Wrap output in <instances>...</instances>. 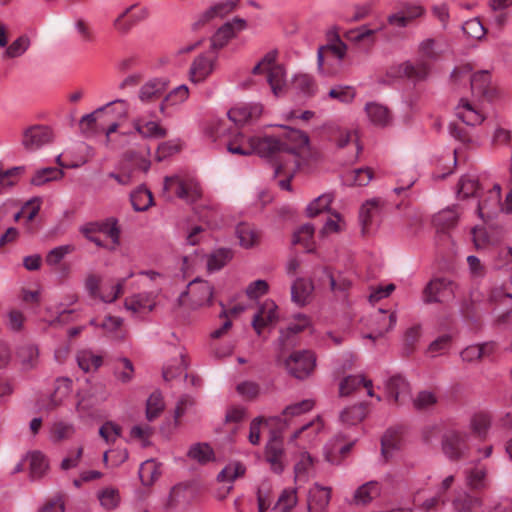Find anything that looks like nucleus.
<instances>
[{
    "instance_id": "obj_12",
    "label": "nucleus",
    "mask_w": 512,
    "mask_h": 512,
    "mask_svg": "<svg viewBox=\"0 0 512 512\" xmlns=\"http://www.w3.org/2000/svg\"><path fill=\"white\" fill-rule=\"evenodd\" d=\"M241 0H222L201 13L198 19L193 23V29L198 30L214 18H226L237 10L240 6Z\"/></svg>"
},
{
    "instance_id": "obj_55",
    "label": "nucleus",
    "mask_w": 512,
    "mask_h": 512,
    "mask_svg": "<svg viewBox=\"0 0 512 512\" xmlns=\"http://www.w3.org/2000/svg\"><path fill=\"white\" fill-rule=\"evenodd\" d=\"M64 176L61 169L56 167H47L36 171L31 179V184L35 186H42L50 181L59 180Z\"/></svg>"
},
{
    "instance_id": "obj_57",
    "label": "nucleus",
    "mask_w": 512,
    "mask_h": 512,
    "mask_svg": "<svg viewBox=\"0 0 512 512\" xmlns=\"http://www.w3.org/2000/svg\"><path fill=\"white\" fill-rule=\"evenodd\" d=\"M323 429V422L320 417L315 420L301 426L291 436V440L294 441L301 436H304L307 441H311L315 435H317Z\"/></svg>"
},
{
    "instance_id": "obj_24",
    "label": "nucleus",
    "mask_w": 512,
    "mask_h": 512,
    "mask_svg": "<svg viewBox=\"0 0 512 512\" xmlns=\"http://www.w3.org/2000/svg\"><path fill=\"white\" fill-rule=\"evenodd\" d=\"M386 391L389 399L396 405H402L410 399L409 383L401 375L389 378L386 383Z\"/></svg>"
},
{
    "instance_id": "obj_45",
    "label": "nucleus",
    "mask_w": 512,
    "mask_h": 512,
    "mask_svg": "<svg viewBox=\"0 0 512 512\" xmlns=\"http://www.w3.org/2000/svg\"><path fill=\"white\" fill-rule=\"evenodd\" d=\"M365 111L369 120L377 126H386L390 123L391 117L388 109L378 103H368Z\"/></svg>"
},
{
    "instance_id": "obj_32",
    "label": "nucleus",
    "mask_w": 512,
    "mask_h": 512,
    "mask_svg": "<svg viewBox=\"0 0 512 512\" xmlns=\"http://www.w3.org/2000/svg\"><path fill=\"white\" fill-rule=\"evenodd\" d=\"M93 390H95V391L89 392V393H83V392L78 393V395H77L78 401H77V405H76V410L80 414L88 413L89 410L93 406L106 400V394L103 391L102 386L94 387Z\"/></svg>"
},
{
    "instance_id": "obj_44",
    "label": "nucleus",
    "mask_w": 512,
    "mask_h": 512,
    "mask_svg": "<svg viewBox=\"0 0 512 512\" xmlns=\"http://www.w3.org/2000/svg\"><path fill=\"white\" fill-rule=\"evenodd\" d=\"M367 413V405L360 403L344 409L340 414V420L345 425H357L364 420Z\"/></svg>"
},
{
    "instance_id": "obj_59",
    "label": "nucleus",
    "mask_w": 512,
    "mask_h": 512,
    "mask_svg": "<svg viewBox=\"0 0 512 512\" xmlns=\"http://www.w3.org/2000/svg\"><path fill=\"white\" fill-rule=\"evenodd\" d=\"M77 362L83 371L90 372L101 366L102 358L90 351H81L77 354Z\"/></svg>"
},
{
    "instance_id": "obj_62",
    "label": "nucleus",
    "mask_w": 512,
    "mask_h": 512,
    "mask_svg": "<svg viewBox=\"0 0 512 512\" xmlns=\"http://www.w3.org/2000/svg\"><path fill=\"white\" fill-rule=\"evenodd\" d=\"M38 356V348L32 344L23 345L17 351V357L21 363L28 368H32L36 365Z\"/></svg>"
},
{
    "instance_id": "obj_23",
    "label": "nucleus",
    "mask_w": 512,
    "mask_h": 512,
    "mask_svg": "<svg viewBox=\"0 0 512 512\" xmlns=\"http://www.w3.org/2000/svg\"><path fill=\"white\" fill-rule=\"evenodd\" d=\"M315 402L312 399H305L297 403L288 405L281 415L270 418L276 422L280 429L290 425L294 417H299L313 409Z\"/></svg>"
},
{
    "instance_id": "obj_18",
    "label": "nucleus",
    "mask_w": 512,
    "mask_h": 512,
    "mask_svg": "<svg viewBox=\"0 0 512 512\" xmlns=\"http://www.w3.org/2000/svg\"><path fill=\"white\" fill-rule=\"evenodd\" d=\"M279 319L278 307L272 300L263 302L255 314L252 326L258 335L262 329L274 325Z\"/></svg>"
},
{
    "instance_id": "obj_49",
    "label": "nucleus",
    "mask_w": 512,
    "mask_h": 512,
    "mask_svg": "<svg viewBox=\"0 0 512 512\" xmlns=\"http://www.w3.org/2000/svg\"><path fill=\"white\" fill-rule=\"evenodd\" d=\"M101 328L113 339L122 340L125 337L123 319L120 317L106 316L101 323Z\"/></svg>"
},
{
    "instance_id": "obj_41",
    "label": "nucleus",
    "mask_w": 512,
    "mask_h": 512,
    "mask_svg": "<svg viewBox=\"0 0 512 512\" xmlns=\"http://www.w3.org/2000/svg\"><path fill=\"white\" fill-rule=\"evenodd\" d=\"M100 110H104L103 117L107 119V122L110 118L115 117V122H119L122 125L121 120L124 121L128 118L129 104L126 100L118 99L100 107Z\"/></svg>"
},
{
    "instance_id": "obj_33",
    "label": "nucleus",
    "mask_w": 512,
    "mask_h": 512,
    "mask_svg": "<svg viewBox=\"0 0 512 512\" xmlns=\"http://www.w3.org/2000/svg\"><path fill=\"white\" fill-rule=\"evenodd\" d=\"M362 387L367 389V394L369 396H374L372 381L366 380L361 375L348 376L344 378L340 383L339 393L340 396H349Z\"/></svg>"
},
{
    "instance_id": "obj_56",
    "label": "nucleus",
    "mask_w": 512,
    "mask_h": 512,
    "mask_svg": "<svg viewBox=\"0 0 512 512\" xmlns=\"http://www.w3.org/2000/svg\"><path fill=\"white\" fill-rule=\"evenodd\" d=\"M379 213V201L370 200L362 205L360 209V221L362 224L363 232H366L372 224L374 217Z\"/></svg>"
},
{
    "instance_id": "obj_5",
    "label": "nucleus",
    "mask_w": 512,
    "mask_h": 512,
    "mask_svg": "<svg viewBox=\"0 0 512 512\" xmlns=\"http://www.w3.org/2000/svg\"><path fill=\"white\" fill-rule=\"evenodd\" d=\"M103 111L98 108L92 113L83 116L80 120V129L85 135L105 133L107 143L113 146V134L119 132L121 124L119 122H111L107 125L108 122L103 117Z\"/></svg>"
},
{
    "instance_id": "obj_22",
    "label": "nucleus",
    "mask_w": 512,
    "mask_h": 512,
    "mask_svg": "<svg viewBox=\"0 0 512 512\" xmlns=\"http://www.w3.org/2000/svg\"><path fill=\"white\" fill-rule=\"evenodd\" d=\"M354 445V441H347L342 434L336 435L325 450V459L333 464L339 465L349 454Z\"/></svg>"
},
{
    "instance_id": "obj_52",
    "label": "nucleus",
    "mask_w": 512,
    "mask_h": 512,
    "mask_svg": "<svg viewBox=\"0 0 512 512\" xmlns=\"http://www.w3.org/2000/svg\"><path fill=\"white\" fill-rule=\"evenodd\" d=\"M160 465L155 460H147L141 464L139 477L143 485H152L160 476Z\"/></svg>"
},
{
    "instance_id": "obj_3",
    "label": "nucleus",
    "mask_w": 512,
    "mask_h": 512,
    "mask_svg": "<svg viewBox=\"0 0 512 512\" xmlns=\"http://www.w3.org/2000/svg\"><path fill=\"white\" fill-rule=\"evenodd\" d=\"M163 192L168 198L177 197L187 203L197 201L202 194L197 180L188 174H176L165 177Z\"/></svg>"
},
{
    "instance_id": "obj_19",
    "label": "nucleus",
    "mask_w": 512,
    "mask_h": 512,
    "mask_svg": "<svg viewBox=\"0 0 512 512\" xmlns=\"http://www.w3.org/2000/svg\"><path fill=\"white\" fill-rule=\"evenodd\" d=\"M255 134L246 135L240 131H231L227 140V150L240 156L253 155Z\"/></svg>"
},
{
    "instance_id": "obj_20",
    "label": "nucleus",
    "mask_w": 512,
    "mask_h": 512,
    "mask_svg": "<svg viewBox=\"0 0 512 512\" xmlns=\"http://www.w3.org/2000/svg\"><path fill=\"white\" fill-rule=\"evenodd\" d=\"M456 116L466 125L475 126L481 124L485 116L482 110L473 101L461 98L455 108Z\"/></svg>"
},
{
    "instance_id": "obj_34",
    "label": "nucleus",
    "mask_w": 512,
    "mask_h": 512,
    "mask_svg": "<svg viewBox=\"0 0 512 512\" xmlns=\"http://www.w3.org/2000/svg\"><path fill=\"white\" fill-rule=\"evenodd\" d=\"M456 209V206L449 207L434 215L433 225L438 233L444 234L456 226L459 218V213Z\"/></svg>"
},
{
    "instance_id": "obj_15",
    "label": "nucleus",
    "mask_w": 512,
    "mask_h": 512,
    "mask_svg": "<svg viewBox=\"0 0 512 512\" xmlns=\"http://www.w3.org/2000/svg\"><path fill=\"white\" fill-rule=\"evenodd\" d=\"M470 86L473 97L479 101H492L497 96V90L492 84L488 70L473 73Z\"/></svg>"
},
{
    "instance_id": "obj_54",
    "label": "nucleus",
    "mask_w": 512,
    "mask_h": 512,
    "mask_svg": "<svg viewBox=\"0 0 512 512\" xmlns=\"http://www.w3.org/2000/svg\"><path fill=\"white\" fill-rule=\"evenodd\" d=\"M232 258L230 249L220 248L211 253L207 258V268L209 271H217L223 268Z\"/></svg>"
},
{
    "instance_id": "obj_53",
    "label": "nucleus",
    "mask_w": 512,
    "mask_h": 512,
    "mask_svg": "<svg viewBox=\"0 0 512 512\" xmlns=\"http://www.w3.org/2000/svg\"><path fill=\"white\" fill-rule=\"evenodd\" d=\"M487 470L484 466H475L466 473V484L472 490H481L486 487Z\"/></svg>"
},
{
    "instance_id": "obj_11",
    "label": "nucleus",
    "mask_w": 512,
    "mask_h": 512,
    "mask_svg": "<svg viewBox=\"0 0 512 512\" xmlns=\"http://www.w3.org/2000/svg\"><path fill=\"white\" fill-rule=\"evenodd\" d=\"M469 434L463 431L452 430L443 436L442 449L451 460H459L468 450Z\"/></svg>"
},
{
    "instance_id": "obj_43",
    "label": "nucleus",
    "mask_w": 512,
    "mask_h": 512,
    "mask_svg": "<svg viewBox=\"0 0 512 512\" xmlns=\"http://www.w3.org/2000/svg\"><path fill=\"white\" fill-rule=\"evenodd\" d=\"M381 492V486L377 481H369L360 487L354 493L353 500L356 504H367L378 497Z\"/></svg>"
},
{
    "instance_id": "obj_51",
    "label": "nucleus",
    "mask_w": 512,
    "mask_h": 512,
    "mask_svg": "<svg viewBox=\"0 0 512 512\" xmlns=\"http://www.w3.org/2000/svg\"><path fill=\"white\" fill-rule=\"evenodd\" d=\"M24 171V166H16L4 170L0 164V193L16 185Z\"/></svg>"
},
{
    "instance_id": "obj_31",
    "label": "nucleus",
    "mask_w": 512,
    "mask_h": 512,
    "mask_svg": "<svg viewBox=\"0 0 512 512\" xmlns=\"http://www.w3.org/2000/svg\"><path fill=\"white\" fill-rule=\"evenodd\" d=\"M403 430L401 427L390 428L382 437L381 451L386 460L392 457L393 453L402 446Z\"/></svg>"
},
{
    "instance_id": "obj_47",
    "label": "nucleus",
    "mask_w": 512,
    "mask_h": 512,
    "mask_svg": "<svg viewBox=\"0 0 512 512\" xmlns=\"http://www.w3.org/2000/svg\"><path fill=\"white\" fill-rule=\"evenodd\" d=\"M314 227L311 224L302 225L293 235L292 243L301 245L307 252L314 249Z\"/></svg>"
},
{
    "instance_id": "obj_46",
    "label": "nucleus",
    "mask_w": 512,
    "mask_h": 512,
    "mask_svg": "<svg viewBox=\"0 0 512 512\" xmlns=\"http://www.w3.org/2000/svg\"><path fill=\"white\" fill-rule=\"evenodd\" d=\"M189 96V89L186 85H180L173 89L169 94L165 96L160 104V112L166 114V110L169 106H174L185 102Z\"/></svg>"
},
{
    "instance_id": "obj_58",
    "label": "nucleus",
    "mask_w": 512,
    "mask_h": 512,
    "mask_svg": "<svg viewBox=\"0 0 512 512\" xmlns=\"http://www.w3.org/2000/svg\"><path fill=\"white\" fill-rule=\"evenodd\" d=\"M131 203L136 211H145L153 204L152 193L146 188H139L131 194Z\"/></svg>"
},
{
    "instance_id": "obj_40",
    "label": "nucleus",
    "mask_w": 512,
    "mask_h": 512,
    "mask_svg": "<svg viewBox=\"0 0 512 512\" xmlns=\"http://www.w3.org/2000/svg\"><path fill=\"white\" fill-rule=\"evenodd\" d=\"M236 235L243 248H252L260 242V232L251 224L240 223L236 227Z\"/></svg>"
},
{
    "instance_id": "obj_61",
    "label": "nucleus",
    "mask_w": 512,
    "mask_h": 512,
    "mask_svg": "<svg viewBox=\"0 0 512 512\" xmlns=\"http://www.w3.org/2000/svg\"><path fill=\"white\" fill-rule=\"evenodd\" d=\"M98 499L104 509L113 510L120 503L119 491L111 487L104 488L98 493Z\"/></svg>"
},
{
    "instance_id": "obj_37",
    "label": "nucleus",
    "mask_w": 512,
    "mask_h": 512,
    "mask_svg": "<svg viewBox=\"0 0 512 512\" xmlns=\"http://www.w3.org/2000/svg\"><path fill=\"white\" fill-rule=\"evenodd\" d=\"M381 28L371 29L366 25L360 26L356 29L349 30L345 33V38L355 44H363L366 47H371L376 41V33Z\"/></svg>"
},
{
    "instance_id": "obj_29",
    "label": "nucleus",
    "mask_w": 512,
    "mask_h": 512,
    "mask_svg": "<svg viewBox=\"0 0 512 512\" xmlns=\"http://www.w3.org/2000/svg\"><path fill=\"white\" fill-rule=\"evenodd\" d=\"M330 499V488L315 485L309 491L308 512H327Z\"/></svg>"
},
{
    "instance_id": "obj_16",
    "label": "nucleus",
    "mask_w": 512,
    "mask_h": 512,
    "mask_svg": "<svg viewBox=\"0 0 512 512\" xmlns=\"http://www.w3.org/2000/svg\"><path fill=\"white\" fill-rule=\"evenodd\" d=\"M216 60L217 57L211 54H201L197 56L190 65V81L195 84L205 81L212 74Z\"/></svg>"
},
{
    "instance_id": "obj_6",
    "label": "nucleus",
    "mask_w": 512,
    "mask_h": 512,
    "mask_svg": "<svg viewBox=\"0 0 512 512\" xmlns=\"http://www.w3.org/2000/svg\"><path fill=\"white\" fill-rule=\"evenodd\" d=\"M213 288L204 280L195 279L188 284L187 290L178 298L179 306H184L187 301L192 309H197L212 301Z\"/></svg>"
},
{
    "instance_id": "obj_8",
    "label": "nucleus",
    "mask_w": 512,
    "mask_h": 512,
    "mask_svg": "<svg viewBox=\"0 0 512 512\" xmlns=\"http://www.w3.org/2000/svg\"><path fill=\"white\" fill-rule=\"evenodd\" d=\"M315 355L309 350L295 351L285 361L287 371L297 379L308 377L315 368Z\"/></svg>"
},
{
    "instance_id": "obj_21",
    "label": "nucleus",
    "mask_w": 512,
    "mask_h": 512,
    "mask_svg": "<svg viewBox=\"0 0 512 512\" xmlns=\"http://www.w3.org/2000/svg\"><path fill=\"white\" fill-rule=\"evenodd\" d=\"M132 126L143 139H162L167 136V130L160 125L158 121L147 120L143 116H138L132 120Z\"/></svg>"
},
{
    "instance_id": "obj_60",
    "label": "nucleus",
    "mask_w": 512,
    "mask_h": 512,
    "mask_svg": "<svg viewBox=\"0 0 512 512\" xmlns=\"http://www.w3.org/2000/svg\"><path fill=\"white\" fill-rule=\"evenodd\" d=\"M297 504V493L296 489H285L276 505L274 506V510L276 512H289L293 507Z\"/></svg>"
},
{
    "instance_id": "obj_36",
    "label": "nucleus",
    "mask_w": 512,
    "mask_h": 512,
    "mask_svg": "<svg viewBox=\"0 0 512 512\" xmlns=\"http://www.w3.org/2000/svg\"><path fill=\"white\" fill-rule=\"evenodd\" d=\"M72 391V381L68 378H59L55 382V388L50 395L47 409L54 410L62 405L64 400L70 395Z\"/></svg>"
},
{
    "instance_id": "obj_28",
    "label": "nucleus",
    "mask_w": 512,
    "mask_h": 512,
    "mask_svg": "<svg viewBox=\"0 0 512 512\" xmlns=\"http://www.w3.org/2000/svg\"><path fill=\"white\" fill-rule=\"evenodd\" d=\"M167 81L163 78H153L143 84L138 91L142 103H151L159 99L167 89Z\"/></svg>"
},
{
    "instance_id": "obj_64",
    "label": "nucleus",
    "mask_w": 512,
    "mask_h": 512,
    "mask_svg": "<svg viewBox=\"0 0 512 512\" xmlns=\"http://www.w3.org/2000/svg\"><path fill=\"white\" fill-rule=\"evenodd\" d=\"M463 32L470 38L482 40L487 34V29L478 18L466 21L462 26Z\"/></svg>"
},
{
    "instance_id": "obj_38",
    "label": "nucleus",
    "mask_w": 512,
    "mask_h": 512,
    "mask_svg": "<svg viewBox=\"0 0 512 512\" xmlns=\"http://www.w3.org/2000/svg\"><path fill=\"white\" fill-rule=\"evenodd\" d=\"M491 416L487 412L475 413L469 423V428L474 437L484 441L491 427Z\"/></svg>"
},
{
    "instance_id": "obj_7",
    "label": "nucleus",
    "mask_w": 512,
    "mask_h": 512,
    "mask_svg": "<svg viewBox=\"0 0 512 512\" xmlns=\"http://www.w3.org/2000/svg\"><path fill=\"white\" fill-rule=\"evenodd\" d=\"M458 285L445 277L434 278L429 281L423 291L425 303L445 302L454 298Z\"/></svg>"
},
{
    "instance_id": "obj_39",
    "label": "nucleus",
    "mask_w": 512,
    "mask_h": 512,
    "mask_svg": "<svg viewBox=\"0 0 512 512\" xmlns=\"http://www.w3.org/2000/svg\"><path fill=\"white\" fill-rule=\"evenodd\" d=\"M310 323V319L307 316L303 314L295 315L289 326L285 330L280 331L279 340L281 345L283 347L288 346L290 344V337L304 331L310 326Z\"/></svg>"
},
{
    "instance_id": "obj_13",
    "label": "nucleus",
    "mask_w": 512,
    "mask_h": 512,
    "mask_svg": "<svg viewBox=\"0 0 512 512\" xmlns=\"http://www.w3.org/2000/svg\"><path fill=\"white\" fill-rule=\"evenodd\" d=\"M499 211H503V204H501V187L495 184L481 197L477 206V213L483 221H489L497 215Z\"/></svg>"
},
{
    "instance_id": "obj_10",
    "label": "nucleus",
    "mask_w": 512,
    "mask_h": 512,
    "mask_svg": "<svg viewBox=\"0 0 512 512\" xmlns=\"http://www.w3.org/2000/svg\"><path fill=\"white\" fill-rule=\"evenodd\" d=\"M347 52V45L336 37L335 41L318 50V68L323 74H334L336 71L330 67L333 59L341 61Z\"/></svg>"
},
{
    "instance_id": "obj_14",
    "label": "nucleus",
    "mask_w": 512,
    "mask_h": 512,
    "mask_svg": "<svg viewBox=\"0 0 512 512\" xmlns=\"http://www.w3.org/2000/svg\"><path fill=\"white\" fill-rule=\"evenodd\" d=\"M248 23L245 19L234 17L232 20L221 25L211 38V46L214 50L223 48L230 39L247 29Z\"/></svg>"
},
{
    "instance_id": "obj_30",
    "label": "nucleus",
    "mask_w": 512,
    "mask_h": 512,
    "mask_svg": "<svg viewBox=\"0 0 512 512\" xmlns=\"http://www.w3.org/2000/svg\"><path fill=\"white\" fill-rule=\"evenodd\" d=\"M452 506L455 512H477L483 507V499L475 494L460 492L454 496Z\"/></svg>"
},
{
    "instance_id": "obj_48",
    "label": "nucleus",
    "mask_w": 512,
    "mask_h": 512,
    "mask_svg": "<svg viewBox=\"0 0 512 512\" xmlns=\"http://www.w3.org/2000/svg\"><path fill=\"white\" fill-rule=\"evenodd\" d=\"M30 476L32 479H40L48 469V462L46 457L39 451H33L28 454Z\"/></svg>"
},
{
    "instance_id": "obj_26",
    "label": "nucleus",
    "mask_w": 512,
    "mask_h": 512,
    "mask_svg": "<svg viewBox=\"0 0 512 512\" xmlns=\"http://www.w3.org/2000/svg\"><path fill=\"white\" fill-rule=\"evenodd\" d=\"M155 296L153 293H138L125 299L126 310L133 314H147L155 307Z\"/></svg>"
},
{
    "instance_id": "obj_35",
    "label": "nucleus",
    "mask_w": 512,
    "mask_h": 512,
    "mask_svg": "<svg viewBox=\"0 0 512 512\" xmlns=\"http://www.w3.org/2000/svg\"><path fill=\"white\" fill-rule=\"evenodd\" d=\"M266 458L274 472L281 473L283 471L284 450L281 440L277 438H273L270 440L266 447Z\"/></svg>"
},
{
    "instance_id": "obj_25",
    "label": "nucleus",
    "mask_w": 512,
    "mask_h": 512,
    "mask_svg": "<svg viewBox=\"0 0 512 512\" xmlns=\"http://www.w3.org/2000/svg\"><path fill=\"white\" fill-rule=\"evenodd\" d=\"M193 496L194 492L190 485L183 483L177 484L171 489L164 503V508L166 510H173L184 507L192 500Z\"/></svg>"
},
{
    "instance_id": "obj_4",
    "label": "nucleus",
    "mask_w": 512,
    "mask_h": 512,
    "mask_svg": "<svg viewBox=\"0 0 512 512\" xmlns=\"http://www.w3.org/2000/svg\"><path fill=\"white\" fill-rule=\"evenodd\" d=\"M253 74H266V80L274 95L281 94L286 86L284 68L276 63V52H268L253 68Z\"/></svg>"
},
{
    "instance_id": "obj_2",
    "label": "nucleus",
    "mask_w": 512,
    "mask_h": 512,
    "mask_svg": "<svg viewBox=\"0 0 512 512\" xmlns=\"http://www.w3.org/2000/svg\"><path fill=\"white\" fill-rule=\"evenodd\" d=\"M447 49L445 38H426L418 44L416 62L407 61L393 65L387 70V75L392 78L407 77L414 81H423L430 75L433 63L439 61Z\"/></svg>"
},
{
    "instance_id": "obj_27",
    "label": "nucleus",
    "mask_w": 512,
    "mask_h": 512,
    "mask_svg": "<svg viewBox=\"0 0 512 512\" xmlns=\"http://www.w3.org/2000/svg\"><path fill=\"white\" fill-rule=\"evenodd\" d=\"M373 331L366 335V338L375 340L390 331L396 324L397 317L395 313L388 314L386 311L379 309L373 316Z\"/></svg>"
},
{
    "instance_id": "obj_42",
    "label": "nucleus",
    "mask_w": 512,
    "mask_h": 512,
    "mask_svg": "<svg viewBox=\"0 0 512 512\" xmlns=\"http://www.w3.org/2000/svg\"><path fill=\"white\" fill-rule=\"evenodd\" d=\"M314 286L311 281L304 278L295 280L291 287L292 301L298 305H305L312 294Z\"/></svg>"
},
{
    "instance_id": "obj_17",
    "label": "nucleus",
    "mask_w": 512,
    "mask_h": 512,
    "mask_svg": "<svg viewBox=\"0 0 512 512\" xmlns=\"http://www.w3.org/2000/svg\"><path fill=\"white\" fill-rule=\"evenodd\" d=\"M263 108L257 103H242L228 111V118L231 122L239 125L256 121L262 115Z\"/></svg>"
},
{
    "instance_id": "obj_50",
    "label": "nucleus",
    "mask_w": 512,
    "mask_h": 512,
    "mask_svg": "<svg viewBox=\"0 0 512 512\" xmlns=\"http://www.w3.org/2000/svg\"><path fill=\"white\" fill-rule=\"evenodd\" d=\"M373 178V171L370 168H359L347 172L343 177V182L349 186H365Z\"/></svg>"
},
{
    "instance_id": "obj_9",
    "label": "nucleus",
    "mask_w": 512,
    "mask_h": 512,
    "mask_svg": "<svg viewBox=\"0 0 512 512\" xmlns=\"http://www.w3.org/2000/svg\"><path fill=\"white\" fill-rule=\"evenodd\" d=\"M53 139L54 134L51 128L44 125H32L23 131L21 143L25 150L34 152L51 143Z\"/></svg>"
},
{
    "instance_id": "obj_1",
    "label": "nucleus",
    "mask_w": 512,
    "mask_h": 512,
    "mask_svg": "<svg viewBox=\"0 0 512 512\" xmlns=\"http://www.w3.org/2000/svg\"><path fill=\"white\" fill-rule=\"evenodd\" d=\"M254 141L253 154L273 164L275 177L285 176L278 184L289 191L290 180L299 166L298 156L309 150L308 136L300 130L282 127L277 133H257Z\"/></svg>"
},
{
    "instance_id": "obj_63",
    "label": "nucleus",
    "mask_w": 512,
    "mask_h": 512,
    "mask_svg": "<svg viewBox=\"0 0 512 512\" xmlns=\"http://www.w3.org/2000/svg\"><path fill=\"white\" fill-rule=\"evenodd\" d=\"M480 186L477 178L474 176H463L458 183L457 194L459 197L468 198L476 194Z\"/></svg>"
}]
</instances>
